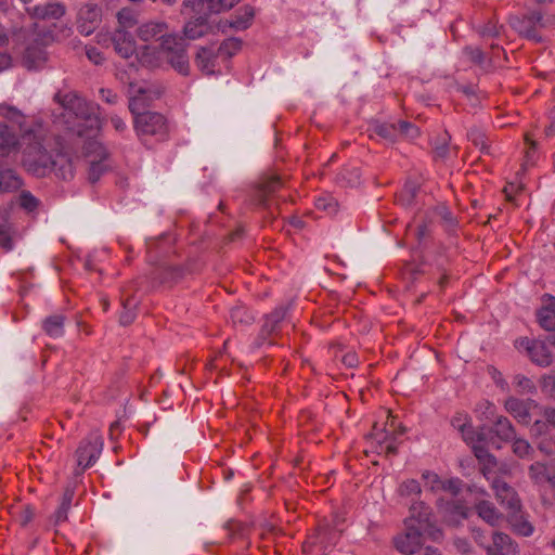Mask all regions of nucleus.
<instances>
[{
	"label": "nucleus",
	"instance_id": "54",
	"mask_svg": "<svg viewBox=\"0 0 555 555\" xmlns=\"http://www.w3.org/2000/svg\"><path fill=\"white\" fill-rule=\"evenodd\" d=\"M111 122L114 127V129L119 132V133H122L126 129H127V125L126 122L124 121L122 118H120L119 116L117 115H114L111 117Z\"/></svg>",
	"mask_w": 555,
	"mask_h": 555
},
{
	"label": "nucleus",
	"instance_id": "32",
	"mask_svg": "<svg viewBox=\"0 0 555 555\" xmlns=\"http://www.w3.org/2000/svg\"><path fill=\"white\" fill-rule=\"evenodd\" d=\"M493 422H494V433L500 439H502L504 441H509L515 438V436H516L515 429L507 417L496 416L493 420Z\"/></svg>",
	"mask_w": 555,
	"mask_h": 555
},
{
	"label": "nucleus",
	"instance_id": "15",
	"mask_svg": "<svg viewBox=\"0 0 555 555\" xmlns=\"http://www.w3.org/2000/svg\"><path fill=\"white\" fill-rule=\"evenodd\" d=\"M284 183L279 176L262 178L254 193V201L259 206H266L269 197L283 188Z\"/></svg>",
	"mask_w": 555,
	"mask_h": 555
},
{
	"label": "nucleus",
	"instance_id": "3",
	"mask_svg": "<svg viewBox=\"0 0 555 555\" xmlns=\"http://www.w3.org/2000/svg\"><path fill=\"white\" fill-rule=\"evenodd\" d=\"M135 59L147 68H158L166 60L180 75L188 76L190 63L183 38L164 37L159 46L144 44L137 50Z\"/></svg>",
	"mask_w": 555,
	"mask_h": 555
},
{
	"label": "nucleus",
	"instance_id": "10",
	"mask_svg": "<svg viewBox=\"0 0 555 555\" xmlns=\"http://www.w3.org/2000/svg\"><path fill=\"white\" fill-rule=\"evenodd\" d=\"M422 529L413 524H406L404 532L393 538V545L398 552L403 555H412L420 550L422 545Z\"/></svg>",
	"mask_w": 555,
	"mask_h": 555
},
{
	"label": "nucleus",
	"instance_id": "49",
	"mask_svg": "<svg viewBox=\"0 0 555 555\" xmlns=\"http://www.w3.org/2000/svg\"><path fill=\"white\" fill-rule=\"evenodd\" d=\"M463 482L459 478L449 479L443 481L441 489L450 491L452 494L456 495L462 490Z\"/></svg>",
	"mask_w": 555,
	"mask_h": 555
},
{
	"label": "nucleus",
	"instance_id": "35",
	"mask_svg": "<svg viewBox=\"0 0 555 555\" xmlns=\"http://www.w3.org/2000/svg\"><path fill=\"white\" fill-rule=\"evenodd\" d=\"M35 515L36 508L30 504L14 506L12 509V516L21 527H26L30 524L34 520Z\"/></svg>",
	"mask_w": 555,
	"mask_h": 555
},
{
	"label": "nucleus",
	"instance_id": "13",
	"mask_svg": "<svg viewBox=\"0 0 555 555\" xmlns=\"http://www.w3.org/2000/svg\"><path fill=\"white\" fill-rule=\"evenodd\" d=\"M492 489L494 490L496 500L507 509V512L520 507V499L516 491L505 481L493 479Z\"/></svg>",
	"mask_w": 555,
	"mask_h": 555
},
{
	"label": "nucleus",
	"instance_id": "52",
	"mask_svg": "<svg viewBox=\"0 0 555 555\" xmlns=\"http://www.w3.org/2000/svg\"><path fill=\"white\" fill-rule=\"evenodd\" d=\"M454 546L462 554H468L472 551L470 543L465 538H456L454 540Z\"/></svg>",
	"mask_w": 555,
	"mask_h": 555
},
{
	"label": "nucleus",
	"instance_id": "51",
	"mask_svg": "<svg viewBox=\"0 0 555 555\" xmlns=\"http://www.w3.org/2000/svg\"><path fill=\"white\" fill-rule=\"evenodd\" d=\"M480 409H483L482 414L486 416V418L493 421L495 416V406L490 401L486 400L479 404Z\"/></svg>",
	"mask_w": 555,
	"mask_h": 555
},
{
	"label": "nucleus",
	"instance_id": "62",
	"mask_svg": "<svg viewBox=\"0 0 555 555\" xmlns=\"http://www.w3.org/2000/svg\"><path fill=\"white\" fill-rule=\"evenodd\" d=\"M9 43V35L5 28L0 24V47H5Z\"/></svg>",
	"mask_w": 555,
	"mask_h": 555
},
{
	"label": "nucleus",
	"instance_id": "63",
	"mask_svg": "<svg viewBox=\"0 0 555 555\" xmlns=\"http://www.w3.org/2000/svg\"><path fill=\"white\" fill-rule=\"evenodd\" d=\"M546 427V423L542 421H535L532 430L537 434H542L544 428Z\"/></svg>",
	"mask_w": 555,
	"mask_h": 555
},
{
	"label": "nucleus",
	"instance_id": "59",
	"mask_svg": "<svg viewBox=\"0 0 555 555\" xmlns=\"http://www.w3.org/2000/svg\"><path fill=\"white\" fill-rule=\"evenodd\" d=\"M68 511L69 509H67L66 506L65 507L60 506L55 513V521L56 522L65 521L67 519Z\"/></svg>",
	"mask_w": 555,
	"mask_h": 555
},
{
	"label": "nucleus",
	"instance_id": "50",
	"mask_svg": "<svg viewBox=\"0 0 555 555\" xmlns=\"http://www.w3.org/2000/svg\"><path fill=\"white\" fill-rule=\"evenodd\" d=\"M86 55L95 65H100L104 61L103 54L95 47H87Z\"/></svg>",
	"mask_w": 555,
	"mask_h": 555
},
{
	"label": "nucleus",
	"instance_id": "42",
	"mask_svg": "<svg viewBox=\"0 0 555 555\" xmlns=\"http://www.w3.org/2000/svg\"><path fill=\"white\" fill-rule=\"evenodd\" d=\"M422 479L425 481V486L428 487L431 491L440 490L443 485V480H441L440 477L434 472L425 470L422 474Z\"/></svg>",
	"mask_w": 555,
	"mask_h": 555
},
{
	"label": "nucleus",
	"instance_id": "58",
	"mask_svg": "<svg viewBox=\"0 0 555 555\" xmlns=\"http://www.w3.org/2000/svg\"><path fill=\"white\" fill-rule=\"evenodd\" d=\"M543 388L548 390L553 396H555V376H546L543 378Z\"/></svg>",
	"mask_w": 555,
	"mask_h": 555
},
{
	"label": "nucleus",
	"instance_id": "28",
	"mask_svg": "<svg viewBox=\"0 0 555 555\" xmlns=\"http://www.w3.org/2000/svg\"><path fill=\"white\" fill-rule=\"evenodd\" d=\"M285 317V310L278 308L268 314L261 327V336L268 338L280 331V324Z\"/></svg>",
	"mask_w": 555,
	"mask_h": 555
},
{
	"label": "nucleus",
	"instance_id": "22",
	"mask_svg": "<svg viewBox=\"0 0 555 555\" xmlns=\"http://www.w3.org/2000/svg\"><path fill=\"white\" fill-rule=\"evenodd\" d=\"M507 520L513 531L522 537H530L533 533V526L528 521L521 506L507 512Z\"/></svg>",
	"mask_w": 555,
	"mask_h": 555
},
{
	"label": "nucleus",
	"instance_id": "20",
	"mask_svg": "<svg viewBox=\"0 0 555 555\" xmlns=\"http://www.w3.org/2000/svg\"><path fill=\"white\" fill-rule=\"evenodd\" d=\"M526 350L532 362L540 366H547L552 363V353L547 346L540 340H524Z\"/></svg>",
	"mask_w": 555,
	"mask_h": 555
},
{
	"label": "nucleus",
	"instance_id": "11",
	"mask_svg": "<svg viewBox=\"0 0 555 555\" xmlns=\"http://www.w3.org/2000/svg\"><path fill=\"white\" fill-rule=\"evenodd\" d=\"M240 2L241 0H184L183 5L194 13L208 15L229 11Z\"/></svg>",
	"mask_w": 555,
	"mask_h": 555
},
{
	"label": "nucleus",
	"instance_id": "40",
	"mask_svg": "<svg viewBox=\"0 0 555 555\" xmlns=\"http://www.w3.org/2000/svg\"><path fill=\"white\" fill-rule=\"evenodd\" d=\"M374 132L383 139L393 141L397 135V126L396 124H377L374 127Z\"/></svg>",
	"mask_w": 555,
	"mask_h": 555
},
{
	"label": "nucleus",
	"instance_id": "16",
	"mask_svg": "<svg viewBox=\"0 0 555 555\" xmlns=\"http://www.w3.org/2000/svg\"><path fill=\"white\" fill-rule=\"evenodd\" d=\"M168 25L165 22L150 21L141 24L137 28V36L140 40L147 42L153 39L163 40L164 37L175 36L173 34H167Z\"/></svg>",
	"mask_w": 555,
	"mask_h": 555
},
{
	"label": "nucleus",
	"instance_id": "29",
	"mask_svg": "<svg viewBox=\"0 0 555 555\" xmlns=\"http://www.w3.org/2000/svg\"><path fill=\"white\" fill-rule=\"evenodd\" d=\"M65 315L53 314L46 318L42 322V328L47 335L57 338L64 334Z\"/></svg>",
	"mask_w": 555,
	"mask_h": 555
},
{
	"label": "nucleus",
	"instance_id": "14",
	"mask_svg": "<svg viewBox=\"0 0 555 555\" xmlns=\"http://www.w3.org/2000/svg\"><path fill=\"white\" fill-rule=\"evenodd\" d=\"M115 52L124 57L130 59L137 53V43L132 35L125 29H116L111 37Z\"/></svg>",
	"mask_w": 555,
	"mask_h": 555
},
{
	"label": "nucleus",
	"instance_id": "9",
	"mask_svg": "<svg viewBox=\"0 0 555 555\" xmlns=\"http://www.w3.org/2000/svg\"><path fill=\"white\" fill-rule=\"evenodd\" d=\"M340 533L328 522L322 521L315 531L310 534L302 547L305 552L312 547H319L323 553L332 548L338 541Z\"/></svg>",
	"mask_w": 555,
	"mask_h": 555
},
{
	"label": "nucleus",
	"instance_id": "38",
	"mask_svg": "<svg viewBox=\"0 0 555 555\" xmlns=\"http://www.w3.org/2000/svg\"><path fill=\"white\" fill-rule=\"evenodd\" d=\"M242 49V41L237 38L225 39L218 49V54L230 59Z\"/></svg>",
	"mask_w": 555,
	"mask_h": 555
},
{
	"label": "nucleus",
	"instance_id": "2",
	"mask_svg": "<svg viewBox=\"0 0 555 555\" xmlns=\"http://www.w3.org/2000/svg\"><path fill=\"white\" fill-rule=\"evenodd\" d=\"M54 100L64 109L63 116L67 118L68 129L76 132L78 137H86L89 140L85 143V155L89 163L88 178L94 183L106 170L104 160L107 157L106 149L93 138L101 129L99 107L87 102L75 92L56 93Z\"/></svg>",
	"mask_w": 555,
	"mask_h": 555
},
{
	"label": "nucleus",
	"instance_id": "39",
	"mask_svg": "<svg viewBox=\"0 0 555 555\" xmlns=\"http://www.w3.org/2000/svg\"><path fill=\"white\" fill-rule=\"evenodd\" d=\"M137 304L134 302L133 298L128 297L127 299L122 300V312L119 315V322L122 325H129L133 322L135 312Z\"/></svg>",
	"mask_w": 555,
	"mask_h": 555
},
{
	"label": "nucleus",
	"instance_id": "53",
	"mask_svg": "<svg viewBox=\"0 0 555 555\" xmlns=\"http://www.w3.org/2000/svg\"><path fill=\"white\" fill-rule=\"evenodd\" d=\"M472 534L476 543L486 548L487 545V537L483 531L479 528H473Z\"/></svg>",
	"mask_w": 555,
	"mask_h": 555
},
{
	"label": "nucleus",
	"instance_id": "5",
	"mask_svg": "<svg viewBox=\"0 0 555 555\" xmlns=\"http://www.w3.org/2000/svg\"><path fill=\"white\" fill-rule=\"evenodd\" d=\"M511 25L520 36L540 41L541 30L555 26V15L531 12L522 16L512 17Z\"/></svg>",
	"mask_w": 555,
	"mask_h": 555
},
{
	"label": "nucleus",
	"instance_id": "23",
	"mask_svg": "<svg viewBox=\"0 0 555 555\" xmlns=\"http://www.w3.org/2000/svg\"><path fill=\"white\" fill-rule=\"evenodd\" d=\"M411 517L406 524H413L416 528L425 530L430 525L431 509L423 502L412 504Z\"/></svg>",
	"mask_w": 555,
	"mask_h": 555
},
{
	"label": "nucleus",
	"instance_id": "64",
	"mask_svg": "<svg viewBox=\"0 0 555 555\" xmlns=\"http://www.w3.org/2000/svg\"><path fill=\"white\" fill-rule=\"evenodd\" d=\"M420 555H441L438 548L427 546Z\"/></svg>",
	"mask_w": 555,
	"mask_h": 555
},
{
	"label": "nucleus",
	"instance_id": "12",
	"mask_svg": "<svg viewBox=\"0 0 555 555\" xmlns=\"http://www.w3.org/2000/svg\"><path fill=\"white\" fill-rule=\"evenodd\" d=\"M538 404L535 401L527 399L520 400L515 397H509L505 401L506 411L512 414L519 423L529 424L531 421V410L535 409Z\"/></svg>",
	"mask_w": 555,
	"mask_h": 555
},
{
	"label": "nucleus",
	"instance_id": "26",
	"mask_svg": "<svg viewBox=\"0 0 555 555\" xmlns=\"http://www.w3.org/2000/svg\"><path fill=\"white\" fill-rule=\"evenodd\" d=\"M209 30L206 15L199 14L195 20L189 21L183 27L186 39L195 40L205 36Z\"/></svg>",
	"mask_w": 555,
	"mask_h": 555
},
{
	"label": "nucleus",
	"instance_id": "55",
	"mask_svg": "<svg viewBox=\"0 0 555 555\" xmlns=\"http://www.w3.org/2000/svg\"><path fill=\"white\" fill-rule=\"evenodd\" d=\"M12 66V56L7 52H0V72Z\"/></svg>",
	"mask_w": 555,
	"mask_h": 555
},
{
	"label": "nucleus",
	"instance_id": "21",
	"mask_svg": "<svg viewBox=\"0 0 555 555\" xmlns=\"http://www.w3.org/2000/svg\"><path fill=\"white\" fill-rule=\"evenodd\" d=\"M26 11L33 18L59 20L65 14V7L60 2H52L43 5H36L34 8H27Z\"/></svg>",
	"mask_w": 555,
	"mask_h": 555
},
{
	"label": "nucleus",
	"instance_id": "25",
	"mask_svg": "<svg viewBox=\"0 0 555 555\" xmlns=\"http://www.w3.org/2000/svg\"><path fill=\"white\" fill-rule=\"evenodd\" d=\"M255 10L250 5L240 8L234 15L231 16L227 24L236 30H245L253 24Z\"/></svg>",
	"mask_w": 555,
	"mask_h": 555
},
{
	"label": "nucleus",
	"instance_id": "60",
	"mask_svg": "<svg viewBox=\"0 0 555 555\" xmlns=\"http://www.w3.org/2000/svg\"><path fill=\"white\" fill-rule=\"evenodd\" d=\"M73 492L70 490H66L63 494V500L60 506L65 507L69 509L72 500H73Z\"/></svg>",
	"mask_w": 555,
	"mask_h": 555
},
{
	"label": "nucleus",
	"instance_id": "61",
	"mask_svg": "<svg viewBox=\"0 0 555 555\" xmlns=\"http://www.w3.org/2000/svg\"><path fill=\"white\" fill-rule=\"evenodd\" d=\"M544 417L548 424L555 426V409L554 408L546 409L544 411Z\"/></svg>",
	"mask_w": 555,
	"mask_h": 555
},
{
	"label": "nucleus",
	"instance_id": "27",
	"mask_svg": "<svg viewBox=\"0 0 555 555\" xmlns=\"http://www.w3.org/2000/svg\"><path fill=\"white\" fill-rule=\"evenodd\" d=\"M493 544L492 546H486V550H493L502 555H515L517 554V545L513 543L509 535L503 532H494L493 533Z\"/></svg>",
	"mask_w": 555,
	"mask_h": 555
},
{
	"label": "nucleus",
	"instance_id": "37",
	"mask_svg": "<svg viewBox=\"0 0 555 555\" xmlns=\"http://www.w3.org/2000/svg\"><path fill=\"white\" fill-rule=\"evenodd\" d=\"M512 441V450L516 456L527 460L532 459L534 450L527 440L515 437Z\"/></svg>",
	"mask_w": 555,
	"mask_h": 555
},
{
	"label": "nucleus",
	"instance_id": "33",
	"mask_svg": "<svg viewBox=\"0 0 555 555\" xmlns=\"http://www.w3.org/2000/svg\"><path fill=\"white\" fill-rule=\"evenodd\" d=\"M529 476L537 483L553 481L551 468L541 462H535L529 466Z\"/></svg>",
	"mask_w": 555,
	"mask_h": 555
},
{
	"label": "nucleus",
	"instance_id": "4",
	"mask_svg": "<svg viewBox=\"0 0 555 555\" xmlns=\"http://www.w3.org/2000/svg\"><path fill=\"white\" fill-rule=\"evenodd\" d=\"M384 425L375 423L369 436L371 448L378 454L395 455L398 448V438L404 434L401 423L389 411Z\"/></svg>",
	"mask_w": 555,
	"mask_h": 555
},
{
	"label": "nucleus",
	"instance_id": "30",
	"mask_svg": "<svg viewBox=\"0 0 555 555\" xmlns=\"http://www.w3.org/2000/svg\"><path fill=\"white\" fill-rule=\"evenodd\" d=\"M23 184L21 177L12 169L0 171V192L11 193L17 191Z\"/></svg>",
	"mask_w": 555,
	"mask_h": 555
},
{
	"label": "nucleus",
	"instance_id": "34",
	"mask_svg": "<svg viewBox=\"0 0 555 555\" xmlns=\"http://www.w3.org/2000/svg\"><path fill=\"white\" fill-rule=\"evenodd\" d=\"M474 453L475 456L480 461L482 464L481 473L487 478L490 479V474L493 467L496 465V460L493 455H491L485 448L474 446Z\"/></svg>",
	"mask_w": 555,
	"mask_h": 555
},
{
	"label": "nucleus",
	"instance_id": "46",
	"mask_svg": "<svg viewBox=\"0 0 555 555\" xmlns=\"http://www.w3.org/2000/svg\"><path fill=\"white\" fill-rule=\"evenodd\" d=\"M463 54L474 64H482L485 60L483 52L477 47H465Z\"/></svg>",
	"mask_w": 555,
	"mask_h": 555
},
{
	"label": "nucleus",
	"instance_id": "43",
	"mask_svg": "<svg viewBox=\"0 0 555 555\" xmlns=\"http://www.w3.org/2000/svg\"><path fill=\"white\" fill-rule=\"evenodd\" d=\"M468 138L474 143V145L480 147L481 152H486L488 150L487 138L481 130L477 128L470 129L468 132Z\"/></svg>",
	"mask_w": 555,
	"mask_h": 555
},
{
	"label": "nucleus",
	"instance_id": "7",
	"mask_svg": "<svg viewBox=\"0 0 555 555\" xmlns=\"http://www.w3.org/2000/svg\"><path fill=\"white\" fill-rule=\"evenodd\" d=\"M134 129L143 141L147 137H155L158 141L164 140L168 131L165 117L154 112L138 114L134 118Z\"/></svg>",
	"mask_w": 555,
	"mask_h": 555
},
{
	"label": "nucleus",
	"instance_id": "41",
	"mask_svg": "<svg viewBox=\"0 0 555 555\" xmlns=\"http://www.w3.org/2000/svg\"><path fill=\"white\" fill-rule=\"evenodd\" d=\"M420 482L415 479H409L403 481L399 487V493L402 496H413L418 495L421 493Z\"/></svg>",
	"mask_w": 555,
	"mask_h": 555
},
{
	"label": "nucleus",
	"instance_id": "6",
	"mask_svg": "<svg viewBox=\"0 0 555 555\" xmlns=\"http://www.w3.org/2000/svg\"><path fill=\"white\" fill-rule=\"evenodd\" d=\"M38 27V24L35 23L34 43L26 47L22 59L23 65L28 69H39L46 64L48 57L43 48L54 39L50 30L40 31Z\"/></svg>",
	"mask_w": 555,
	"mask_h": 555
},
{
	"label": "nucleus",
	"instance_id": "47",
	"mask_svg": "<svg viewBox=\"0 0 555 555\" xmlns=\"http://www.w3.org/2000/svg\"><path fill=\"white\" fill-rule=\"evenodd\" d=\"M397 133L404 134L410 138H414L418 135V129L411 122L405 120H400L396 124Z\"/></svg>",
	"mask_w": 555,
	"mask_h": 555
},
{
	"label": "nucleus",
	"instance_id": "17",
	"mask_svg": "<svg viewBox=\"0 0 555 555\" xmlns=\"http://www.w3.org/2000/svg\"><path fill=\"white\" fill-rule=\"evenodd\" d=\"M101 21V10L93 4H86L79 11V31L86 36L92 34Z\"/></svg>",
	"mask_w": 555,
	"mask_h": 555
},
{
	"label": "nucleus",
	"instance_id": "1",
	"mask_svg": "<svg viewBox=\"0 0 555 555\" xmlns=\"http://www.w3.org/2000/svg\"><path fill=\"white\" fill-rule=\"evenodd\" d=\"M14 119L0 120V157L21 151V165L28 173L37 178L53 173L63 180L73 179V159L64 152L61 138L41 120L28 122L21 109Z\"/></svg>",
	"mask_w": 555,
	"mask_h": 555
},
{
	"label": "nucleus",
	"instance_id": "18",
	"mask_svg": "<svg viewBox=\"0 0 555 555\" xmlns=\"http://www.w3.org/2000/svg\"><path fill=\"white\" fill-rule=\"evenodd\" d=\"M474 508L477 515L491 527L499 526L504 518L503 514L495 505L486 499L477 498L474 503Z\"/></svg>",
	"mask_w": 555,
	"mask_h": 555
},
{
	"label": "nucleus",
	"instance_id": "24",
	"mask_svg": "<svg viewBox=\"0 0 555 555\" xmlns=\"http://www.w3.org/2000/svg\"><path fill=\"white\" fill-rule=\"evenodd\" d=\"M219 54L210 48H201L195 57L196 66L206 75L216 73L217 59Z\"/></svg>",
	"mask_w": 555,
	"mask_h": 555
},
{
	"label": "nucleus",
	"instance_id": "44",
	"mask_svg": "<svg viewBox=\"0 0 555 555\" xmlns=\"http://www.w3.org/2000/svg\"><path fill=\"white\" fill-rule=\"evenodd\" d=\"M514 384L522 393H532L535 390V386L532 380L524 375H516L514 377Z\"/></svg>",
	"mask_w": 555,
	"mask_h": 555
},
{
	"label": "nucleus",
	"instance_id": "31",
	"mask_svg": "<svg viewBox=\"0 0 555 555\" xmlns=\"http://www.w3.org/2000/svg\"><path fill=\"white\" fill-rule=\"evenodd\" d=\"M451 423L454 428L462 433L463 439L466 442L473 443L475 441V433L469 424L467 414L457 413Z\"/></svg>",
	"mask_w": 555,
	"mask_h": 555
},
{
	"label": "nucleus",
	"instance_id": "19",
	"mask_svg": "<svg viewBox=\"0 0 555 555\" xmlns=\"http://www.w3.org/2000/svg\"><path fill=\"white\" fill-rule=\"evenodd\" d=\"M537 319L545 331L555 330V297L550 294L542 296V306L537 312Z\"/></svg>",
	"mask_w": 555,
	"mask_h": 555
},
{
	"label": "nucleus",
	"instance_id": "45",
	"mask_svg": "<svg viewBox=\"0 0 555 555\" xmlns=\"http://www.w3.org/2000/svg\"><path fill=\"white\" fill-rule=\"evenodd\" d=\"M20 205L27 211H34L38 207V199L28 191L20 195Z\"/></svg>",
	"mask_w": 555,
	"mask_h": 555
},
{
	"label": "nucleus",
	"instance_id": "8",
	"mask_svg": "<svg viewBox=\"0 0 555 555\" xmlns=\"http://www.w3.org/2000/svg\"><path fill=\"white\" fill-rule=\"evenodd\" d=\"M103 437L100 431H91L79 444L76 450L78 474L91 467L103 450Z\"/></svg>",
	"mask_w": 555,
	"mask_h": 555
},
{
	"label": "nucleus",
	"instance_id": "56",
	"mask_svg": "<svg viewBox=\"0 0 555 555\" xmlns=\"http://www.w3.org/2000/svg\"><path fill=\"white\" fill-rule=\"evenodd\" d=\"M0 246L7 249L12 247V241L7 230L0 228Z\"/></svg>",
	"mask_w": 555,
	"mask_h": 555
},
{
	"label": "nucleus",
	"instance_id": "57",
	"mask_svg": "<svg viewBox=\"0 0 555 555\" xmlns=\"http://www.w3.org/2000/svg\"><path fill=\"white\" fill-rule=\"evenodd\" d=\"M315 206L319 209L332 211L335 205L332 203V199L327 201L326 198L320 197L317 199Z\"/></svg>",
	"mask_w": 555,
	"mask_h": 555
},
{
	"label": "nucleus",
	"instance_id": "36",
	"mask_svg": "<svg viewBox=\"0 0 555 555\" xmlns=\"http://www.w3.org/2000/svg\"><path fill=\"white\" fill-rule=\"evenodd\" d=\"M117 20H118V28L117 29H125L128 31V29L134 27L138 22V13L131 9H121L117 13Z\"/></svg>",
	"mask_w": 555,
	"mask_h": 555
},
{
	"label": "nucleus",
	"instance_id": "48",
	"mask_svg": "<svg viewBox=\"0 0 555 555\" xmlns=\"http://www.w3.org/2000/svg\"><path fill=\"white\" fill-rule=\"evenodd\" d=\"M14 117H18V108L9 104H0V120L3 118L15 120Z\"/></svg>",
	"mask_w": 555,
	"mask_h": 555
}]
</instances>
